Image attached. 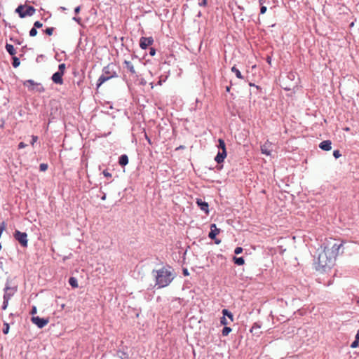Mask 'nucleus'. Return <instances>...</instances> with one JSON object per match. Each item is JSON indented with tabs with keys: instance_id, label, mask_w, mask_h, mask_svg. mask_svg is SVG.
Returning a JSON list of instances; mask_svg holds the SVG:
<instances>
[{
	"instance_id": "f257e3e1",
	"label": "nucleus",
	"mask_w": 359,
	"mask_h": 359,
	"mask_svg": "<svg viewBox=\"0 0 359 359\" xmlns=\"http://www.w3.org/2000/svg\"><path fill=\"white\" fill-rule=\"evenodd\" d=\"M343 243L329 241L322 252L314 260V267L320 273L330 271L334 265L337 256L339 253Z\"/></svg>"
},
{
	"instance_id": "f03ea898",
	"label": "nucleus",
	"mask_w": 359,
	"mask_h": 359,
	"mask_svg": "<svg viewBox=\"0 0 359 359\" xmlns=\"http://www.w3.org/2000/svg\"><path fill=\"white\" fill-rule=\"evenodd\" d=\"M174 269L170 266H163L158 269V288L168 286L175 278Z\"/></svg>"
},
{
	"instance_id": "7ed1b4c3",
	"label": "nucleus",
	"mask_w": 359,
	"mask_h": 359,
	"mask_svg": "<svg viewBox=\"0 0 359 359\" xmlns=\"http://www.w3.org/2000/svg\"><path fill=\"white\" fill-rule=\"evenodd\" d=\"M117 76L116 72L114 70V65L112 64L108 65L104 67L102 70V74L97 80V86L99 88L102 83L109 79Z\"/></svg>"
},
{
	"instance_id": "20e7f679",
	"label": "nucleus",
	"mask_w": 359,
	"mask_h": 359,
	"mask_svg": "<svg viewBox=\"0 0 359 359\" xmlns=\"http://www.w3.org/2000/svg\"><path fill=\"white\" fill-rule=\"evenodd\" d=\"M35 11L33 6L28 5H20L15 9V12L18 13L20 18L32 16L35 13Z\"/></svg>"
},
{
	"instance_id": "39448f33",
	"label": "nucleus",
	"mask_w": 359,
	"mask_h": 359,
	"mask_svg": "<svg viewBox=\"0 0 359 359\" xmlns=\"http://www.w3.org/2000/svg\"><path fill=\"white\" fill-rule=\"evenodd\" d=\"M23 86L27 87L29 91L43 93L45 90L44 88L41 85V83H38L32 79L25 81L23 82Z\"/></svg>"
},
{
	"instance_id": "423d86ee",
	"label": "nucleus",
	"mask_w": 359,
	"mask_h": 359,
	"mask_svg": "<svg viewBox=\"0 0 359 359\" xmlns=\"http://www.w3.org/2000/svg\"><path fill=\"white\" fill-rule=\"evenodd\" d=\"M14 238L20 243L22 247L27 246V234L25 232H21L16 230L14 233Z\"/></svg>"
},
{
	"instance_id": "0eeeda50",
	"label": "nucleus",
	"mask_w": 359,
	"mask_h": 359,
	"mask_svg": "<svg viewBox=\"0 0 359 359\" xmlns=\"http://www.w3.org/2000/svg\"><path fill=\"white\" fill-rule=\"evenodd\" d=\"M32 322L39 328L44 327L49 322L48 318H41L39 316H33L31 318Z\"/></svg>"
},
{
	"instance_id": "6e6552de",
	"label": "nucleus",
	"mask_w": 359,
	"mask_h": 359,
	"mask_svg": "<svg viewBox=\"0 0 359 359\" xmlns=\"http://www.w3.org/2000/svg\"><path fill=\"white\" fill-rule=\"evenodd\" d=\"M272 143L266 141L263 145L261 146V151L263 154L270 156L271 154Z\"/></svg>"
},
{
	"instance_id": "1a4fd4ad",
	"label": "nucleus",
	"mask_w": 359,
	"mask_h": 359,
	"mask_svg": "<svg viewBox=\"0 0 359 359\" xmlns=\"http://www.w3.org/2000/svg\"><path fill=\"white\" fill-rule=\"evenodd\" d=\"M15 290L14 288L11 287L8 285H6L4 288V299L10 300L11 297L14 294Z\"/></svg>"
},
{
	"instance_id": "9d476101",
	"label": "nucleus",
	"mask_w": 359,
	"mask_h": 359,
	"mask_svg": "<svg viewBox=\"0 0 359 359\" xmlns=\"http://www.w3.org/2000/svg\"><path fill=\"white\" fill-rule=\"evenodd\" d=\"M153 41L154 40L151 37H142L140 39V46L142 49H146L149 46H150L153 43Z\"/></svg>"
},
{
	"instance_id": "9b49d317",
	"label": "nucleus",
	"mask_w": 359,
	"mask_h": 359,
	"mask_svg": "<svg viewBox=\"0 0 359 359\" xmlns=\"http://www.w3.org/2000/svg\"><path fill=\"white\" fill-rule=\"evenodd\" d=\"M63 75H64V74L57 72L53 74L52 78H51L52 81L56 84L62 85L63 83V79H62Z\"/></svg>"
},
{
	"instance_id": "f8f14e48",
	"label": "nucleus",
	"mask_w": 359,
	"mask_h": 359,
	"mask_svg": "<svg viewBox=\"0 0 359 359\" xmlns=\"http://www.w3.org/2000/svg\"><path fill=\"white\" fill-rule=\"evenodd\" d=\"M319 147L324 151H330L332 149V142L330 140H324L319 144Z\"/></svg>"
},
{
	"instance_id": "ddd939ff",
	"label": "nucleus",
	"mask_w": 359,
	"mask_h": 359,
	"mask_svg": "<svg viewBox=\"0 0 359 359\" xmlns=\"http://www.w3.org/2000/svg\"><path fill=\"white\" fill-rule=\"evenodd\" d=\"M219 233V229L217 228L215 224H212L210 226V232L208 234V236L211 239H214L215 236Z\"/></svg>"
},
{
	"instance_id": "4468645a",
	"label": "nucleus",
	"mask_w": 359,
	"mask_h": 359,
	"mask_svg": "<svg viewBox=\"0 0 359 359\" xmlns=\"http://www.w3.org/2000/svg\"><path fill=\"white\" fill-rule=\"evenodd\" d=\"M226 157V151H219L217 156H215V160L217 163H220L224 161Z\"/></svg>"
},
{
	"instance_id": "2eb2a0df",
	"label": "nucleus",
	"mask_w": 359,
	"mask_h": 359,
	"mask_svg": "<svg viewBox=\"0 0 359 359\" xmlns=\"http://www.w3.org/2000/svg\"><path fill=\"white\" fill-rule=\"evenodd\" d=\"M197 204L202 210L205 211L206 213L208 212V205L206 202L202 201L201 200H198Z\"/></svg>"
},
{
	"instance_id": "dca6fc26",
	"label": "nucleus",
	"mask_w": 359,
	"mask_h": 359,
	"mask_svg": "<svg viewBox=\"0 0 359 359\" xmlns=\"http://www.w3.org/2000/svg\"><path fill=\"white\" fill-rule=\"evenodd\" d=\"M118 163L122 166L127 165L128 163V156L126 154L121 155L119 158Z\"/></svg>"
},
{
	"instance_id": "f3484780",
	"label": "nucleus",
	"mask_w": 359,
	"mask_h": 359,
	"mask_svg": "<svg viewBox=\"0 0 359 359\" xmlns=\"http://www.w3.org/2000/svg\"><path fill=\"white\" fill-rule=\"evenodd\" d=\"M6 49L11 55H15L16 54V51L12 44L6 43Z\"/></svg>"
},
{
	"instance_id": "a211bd4d",
	"label": "nucleus",
	"mask_w": 359,
	"mask_h": 359,
	"mask_svg": "<svg viewBox=\"0 0 359 359\" xmlns=\"http://www.w3.org/2000/svg\"><path fill=\"white\" fill-rule=\"evenodd\" d=\"M124 63H125V65H126V68L130 72H131L132 74H135V73L134 66H133V65L132 64L131 62H130V61H125Z\"/></svg>"
},
{
	"instance_id": "6ab92c4d",
	"label": "nucleus",
	"mask_w": 359,
	"mask_h": 359,
	"mask_svg": "<svg viewBox=\"0 0 359 359\" xmlns=\"http://www.w3.org/2000/svg\"><path fill=\"white\" fill-rule=\"evenodd\" d=\"M35 27H33L30 31H29V35L31 36H35L37 34V30L36 29V27L37 28H41L42 26H43V24H34Z\"/></svg>"
},
{
	"instance_id": "aec40b11",
	"label": "nucleus",
	"mask_w": 359,
	"mask_h": 359,
	"mask_svg": "<svg viewBox=\"0 0 359 359\" xmlns=\"http://www.w3.org/2000/svg\"><path fill=\"white\" fill-rule=\"evenodd\" d=\"M359 346V330L358 331L356 335H355V339L354 341L352 342L351 344V347L352 348H355Z\"/></svg>"
},
{
	"instance_id": "412c9836",
	"label": "nucleus",
	"mask_w": 359,
	"mask_h": 359,
	"mask_svg": "<svg viewBox=\"0 0 359 359\" xmlns=\"http://www.w3.org/2000/svg\"><path fill=\"white\" fill-rule=\"evenodd\" d=\"M69 285L72 287H78V282H77V280L76 278L74 277H71L69 279Z\"/></svg>"
},
{
	"instance_id": "4be33fe9",
	"label": "nucleus",
	"mask_w": 359,
	"mask_h": 359,
	"mask_svg": "<svg viewBox=\"0 0 359 359\" xmlns=\"http://www.w3.org/2000/svg\"><path fill=\"white\" fill-rule=\"evenodd\" d=\"M231 72L235 73V74H236L237 78H238L240 79H243V76H242L241 72L235 66H233L231 68Z\"/></svg>"
},
{
	"instance_id": "5701e85b",
	"label": "nucleus",
	"mask_w": 359,
	"mask_h": 359,
	"mask_svg": "<svg viewBox=\"0 0 359 359\" xmlns=\"http://www.w3.org/2000/svg\"><path fill=\"white\" fill-rule=\"evenodd\" d=\"M218 143V148L222 149V151H226V145L224 141L222 139H219Z\"/></svg>"
},
{
	"instance_id": "b1692460",
	"label": "nucleus",
	"mask_w": 359,
	"mask_h": 359,
	"mask_svg": "<svg viewBox=\"0 0 359 359\" xmlns=\"http://www.w3.org/2000/svg\"><path fill=\"white\" fill-rule=\"evenodd\" d=\"M222 314L224 316H227L230 319L231 322H233V314L231 312H229L227 309H223Z\"/></svg>"
},
{
	"instance_id": "393cba45",
	"label": "nucleus",
	"mask_w": 359,
	"mask_h": 359,
	"mask_svg": "<svg viewBox=\"0 0 359 359\" xmlns=\"http://www.w3.org/2000/svg\"><path fill=\"white\" fill-rule=\"evenodd\" d=\"M235 264L237 265H243L244 264V259L243 257H234L233 258Z\"/></svg>"
},
{
	"instance_id": "a878e982",
	"label": "nucleus",
	"mask_w": 359,
	"mask_h": 359,
	"mask_svg": "<svg viewBox=\"0 0 359 359\" xmlns=\"http://www.w3.org/2000/svg\"><path fill=\"white\" fill-rule=\"evenodd\" d=\"M231 332V329L229 327L225 326L222 330V335L227 336Z\"/></svg>"
},
{
	"instance_id": "bb28decb",
	"label": "nucleus",
	"mask_w": 359,
	"mask_h": 359,
	"mask_svg": "<svg viewBox=\"0 0 359 359\" xmlns=\"http://www.w3.org/2000/svg\"><path fill=\"white\" fill-rule=\"evenodd\" d=\"M20 64V61L19 60V58L16 57H13V66L16 68L18 67Z\"/></svg>"
},
{
	"instance_id": "cd10ccee",
	"label": "nucleus",
	"mask_w": 359,
	"mask_h": 359,
	"mask_svg": "<svg viewBox=\"0 0 359 359\" xmlns=\"http://www.w3.org/2000/svg\"><path fill=\"white\" fill-rule=\"evenodd\" d=\"M9 332V324L7 323H4V329H3V333L4 334H8Z\"/></svg>"
},
{
	"instance_id": "c85d7f7f",
	"label": "nucleus",
	"mask_w": 359,
	"mask_h": 359,
	"mask_svg": "<svg viewBox=\"0 0 359 359\" xmlns=\"http://www.w3.org/2000/svg\"><path fill=\"white\" fill-rule=\"evenodd\" d=\"M65 68H66L65 64H64V63L60 64L59 66H58V71L57 72L64 74Z\"/></svg>"
},
{
	"instance_id": "c756f323",
	"label": "nucleus",
	"mask_w": 359,
	"mask_h": 359,
	"mask_svg": "<svg viewBox=\"0 0 359 359\" xmlns=\"http://www.w3.org/2000/svg\"><path fill=\"white\" fill-rule=\"evenodd\" d=\"M53 30H54L53 27H48V28L46 29L45 30L42 29V31L43 32L46 33L49 36L52 35Z\"/></svg>"
},
{
	"instance_id": "7c9ffc66",
	"label": "nucleus",
	"mask_w": 359,
	"mask_h": 359,
	"mask_svg": "<svg viewBox=\"0 0 359 359\" xmlns=\"http://www.w3.org/2000/svg\"><path fill=\"white\" fill-rule=\"evenodd\" d=\"M48 169V165L46 163H41L39 165V170L42 172L46 171Z\"/></svg>"
},
{
	"instance_id": "2f4dec72",
	"label": "nucleus",
	"mask_w": 359,
	"mask_h": 359,
	"mask_svg": "<svg viewBox=\"0 0 359 359\" xmlns=\"http://www.w3.org/2000/svg\"><path fill=\"white\" fill-rule=\"evenodd\" d=\"M220 323L223 325H226L229 324V322L227 321L224 316L222 318H221Z\"/></svg>"
},
{
	"instance_id": "473e14b6",
	"label": "nucleus",
	"mask_w": 359,
	"mask_h": 359,
	"mask_svg": "<svg viewBox=\"0 0 359 359\" xmlns=\"http://www.w3.org/2000/svg\"><path fill=\"white\" fill-rule=\"evenodd\" d=\"M9 300L4 299L3 305L1 306V309L3 310H6L8 307Z\"/></svg>"
},
{
	"instance_id": "72a5a7b5",
	"label": "nucleus",
	"mask_w": 359,
	"mask_h": 359,
	"mask_svg": "<svg viewBox=\"0 0 359 359\" xmlns=\"http://www.w3.org/2000/svg\"><path fill=\"white\" fill-rule=\"evenodd\" d=\"M333 156L335 158H338L341 156V154L339 150H334L333 152Z\"/></svg>"
},
{
	"instance_id": "f704fd0d",
	"label": "nucleus",
	"mask_w": 359,
	"mask_h": 359,
	"mask_svg": "<svg viewBox=\"0 0 359 359\" xmlns=\"http://www.w3.org/2000/svg\"><path fill=\"white\" fill-rule=\"evenodd\" d=\"M259 328H260V326L258 324L255 323L253 325V326L252 327L250 331H251V332H253L256 331V330H258Z\"/></svg>"
},
{
	"instance_id": "c9c22d12",
	"label": "nucleus",
	"mask_w": 359,
	"mask_h": 359,
	"mask_svg": "<svg viewBox=\"0 0 359 359\" xmlns=\"http://www.w3.org/2000/svg\"><path fill=\"white\" fill-rule=\"evenodd\" d=\"M243 252V248L241 247L236 248L234 252L236 255L241 254Z\"/></svg>"
},
{
	"instance_id": "e433bc0d",
	"label": "nucleus",
	"mask_w": 359,
	"mask_h": 359,
	"mask_svg": "<svg viewBox=\"0 0 359 359\" xmlns=\"http://www.w3.org/2000/svg\"><path fill=\"white\" fill-rule=\"evenodd\" d=\"M38 140V137L37 136H35V135H32V142H31V144L32 145H34V143L37 141Z\"/></svg>"
},
{
	"instance_id": "4c0bfd02",
	"label": "nucleus",
	"mask_w": 359,
	"mask_h": 359,
	"mask_svg": "<svg viewBox=\"0 0 359 359\" xmlns=\"http://www.w3.org/2000/svg\"><path fill=\"white\" fill-rule=\"evenodd\" d=\"M103 175L106 177H111V174L109 173L107 170H104L103 171Z\"/></svg>"
},
{
	"instance_id": "58836bf2",
	"label": "nucleus",
	"mask_w": 359,
	"mask_h": 359,
	"mask_svg": "<svg viewBox=\"0 0 359 359\" xmlns=\"http://www.w3.org/2000/svg\"><path fill=\"white\" fill-rule=\"evenodd\" d=\"M26 146H27V144H25L24 142H20V143H19V144H18V149H23V148H25Z\"/></svg>"
},
{
	"instance_id": "ea45409f",
	"label": "nucleus",
	"mask_w": 359,
	"mask_h": 359,
	"mask_svg": "<svg viewBox=\"0 0 359 359\" xmlns=\"http://www.w3.org/2000/svg\"><path fill=\"white\" fill-rule=\"evenodd\" d=\"M149 54H150L151 55H152V56H153V55H154L156 54V50H155V48H150Z\"/></svg>"
},
{
	"instance_id": "a19ab883",
	"label": "nucleus",
	"mask_w": 359,
	"mask_h": 359,
	"mask_svg": "<svg viewBox=\"0 0 359 359\" xmlns=\"http://www.w3.org/2000/svg\"><path fill=\"white\" fill-rule=\"evenodd\" d=\"M266 11V6H262L261 7V9H260V13L262 14H264Z\"/></svg>"
},
{
	"instance_id": "79ce46f5",
	"label": "nucleus",
	"mask_w": 359,
	"mask_h": 359,
	"mask_svg": "<svg viewBox=\"0 0 359 359\" xmlns=\"http://www.w3.org/2000/svg\"><path fill=\"white\" fill-rule=\"evenodd\" d=\"M30 313L32 315L36 313V306H33Z\"/></svg>"
},
{
	"instance_id": "37998d69",
	"label": "nucleus",
	"mask_w": 359,
	"mask_h": 359,
	"mask_svg": "<svg viewBox=\"0 0 359 359\" xmlns=\"http://www.w3.org/2000/svg\"><path fill=\"white\" fill-rule=\"evenodd\" d=\"M266 62H267L269 65H271V57H270V56H267V57H266Z\"/></svg>"
},
{
	"instance_id": "c03bdc74",
	"label": "nucleus",
	"mask_w": 359,
	"mask_h": 359,
	"mask_svg": "<svg viewBox=\"0 0 359 359\" xmlns=\"http://www.w3.org/2000/svg\"><path fill=\"white\" fill-rule=\"evenodd\" d=\"M207 4V0H203L201 3V6H205Z\"/></svg>"
},
{
	"instance_id": "a18cd8bd",
	"label": "nucleus",
	"mask_w": 359,
	"mask_h": 359,
	"mask_svg": "<svg viewBox=\"0 0 359 359\" xmlns=\"http://www.w3.org/2000/svg\"><path fill=\"white\" fill-rule=\"evenodd\" d=\"M79 11H80V6H77V7H76V8H75V9H74V12H75L76 13H78L79 12Z\"/></svg>"
},
{
	"instance_id": "49530a36",
	"label": "nucleus",
	"mask_w": 359,
	"mask_h": 359,
	"mask_svg": "<svg viewBox=\"0 0 359 359\" xmlns=\"http://www.w3.org/2000/svg\"><path fill=\"white\" fill-rule=\"evenodd\" d=\"M287 77H288L289 79H294V74H292V73H291V74H290L288 75V76H287Z\"/></svg>"
},
{
	"instance_id": "de8ad7c7",
	"label": "nucleus",
	"mask_w": 359,
	"mask_h": 359,
	"mask_svg": "<svg viewBox=\"0 0 359 359\" xmlns=\"http://www.w3.org/2000/svg\"><path fill=\"white\" fill-rule=\"evenodd\" d=\"M184 274L185 276H187V275L189 274V273H188V271H187V269H184Z\"/></svg>"
},
{
	"instance_id": "09e8293b",
	"label": "nucleus",
	"mask_w": 359,
	"mask_h": 359,
	"mask_svg": "<svg viewBox=\"0 0 359 359\" xmlns=\"http://www.w3.org/2000/svg\"><path fill=\"white\" fill-rule=\"evenodd\" d=\"M101 199H102V201H104V200L106 199V195H105V194H104V195L102 196Z\"/></svg>"
},
{
	"instance_id": "8fccbe9b",
	"label": "nucleus",
	"mask_w": 359,
	"mask_h": 359,
	"mask_svg": "<svg viewBox=\"0 0 359 359\" xmlns=\"http://www.w3.org/2000/svg\"><path fill=\"white\" fill-rule=\"evenodd\" d=\"M73 20H75V21H77V22L79 21V18H77L76 17H74Z\"/></svg>"
},
{
	"instance_id": "3c124183",
	"label": "nucleus",
	"mask_w": 359,
	"mask_h": 359,
	"mask_svg": "<svg viewBox=\"0 0 359 359\" xmlns=\"http://www.w3.org/2000/svg\"><path fill=\"white\" fill-rule=\"evenodd\" d=\"M284 88L286 89V90H290L291 89L290 87H287V86H285Z\"/></svg>"
},
{
	"instance_id": "603ef678",
	"label": "nucleus",
	"mask_w": 359,
	"mask_h": 359,
	"mask_svg": "<svg viewBox=\"0 0 359 359\" xmlns=\"http://www.w3.org/2000/svg\"><path fill=\"white\" fill-rule=\"evenodd\" d=\"M184 149V146H180L179 147L177 148V149Z\"/></svg>"
},
{
	"instance_id": "864d4df0",
	"label": "nucleus",
	"mask_w": 359,
	"mask_h": 359,
	"mask_svg": "<svg viewBox=\"0 0 359 359\" xmlns=\"http://www.w3.org/2000/svg\"><path fill=\"white\" fill-rule=\"evenodd\" d=\"M122 359H128V356H126V357H123Z\"/></svg>"
},
{
	"instance_id": "5fc2aeb1",
	"label": "nucleus",
	"mask_w": 359,
	"mask_h": 359,
	"mask_svg": "<svg viewBox=\"0 0 359 359\" xmlns=\"http://www.w3.org/2000/svg\"><path fill=\"white\" fill-rule=\"evenodd\" d=\"M215 243H216L217 244H218V243H220V241H215Z\"/></svg>"
},
{
	"instance_id": "6e6d98bb",
	"label": "nucleus",
	"mask_w": 359,
	"mask_h": 359,
	"mask_svg": "<svg viewBox=\"0 0 359 359\" xmlns=\"http://www.w3.org/2000/svg\"><path fill=\"white\" fill-rule=\"evenodd\" d=\"M226 90L229 91V87H226Z\"/></svg>"
}]
</instances>
